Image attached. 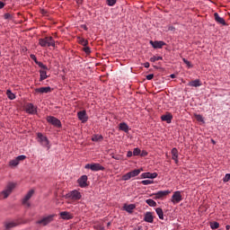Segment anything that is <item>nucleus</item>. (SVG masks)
<instances>
[{
  "mask_svg": "<svg viewBox=\"0 0 230 230\" xmlns=\"http://www.w3.org/2000/svg\"><path fill=\"white\" fill-rule=\"evenodd\" d=\"M13 190H15V183L13 182L7 183L4 190H3L0 192V200L3 199H8V197L12 195V191H13Z\"/></svg>",
  "mask_w": 230,
  "mask_h": 230,
  "instance_id": "f257e3e1",
  "label": "nucleus"
},
{
  "mask_svg": "<svg viewBox=\"0 0 230 230\" xmlns=\"http://www.w3.org/2000/svg\"><path fill=\"white\" fill-rule=\"evenodd\" d=\"M39 44L41 48H55V40L53 37H45L39 40Z\"/></svg>",
  "mask_w": 230,
  "mask_h": 230,
  "instance_id": "f03ea898",
  "label": "nucleus"
},
{
  "mask_svg": "<svg viewBox=\"0 0 230 230\" xmlns=\"http://www.w3.org/2000/svg\"><path fill=\"white\" fill-rule=\"evenodd\" d=\"M84 168L86 170H92V172H104L105 171V167H103L102 164H87Z\"/></svg>",
  "mask_w": 230,
  "mask_h": 230,
  "instance_id": "7ed1b4c3",
  "label": "nucleus"
},
{
  "mask_svg": "<svg viewBox=\"0 0 230 230\" xmlns=\"http://www.w3.org/2000/svg\"><path fill=\"white\" fill-rule=\"evenodd\" d=\"M141 172H143V169H135L129 172H127L122 176V181H130V179L137 177Z\"/></svg>",
  "mask_w": 230,
  "mask_h": 230,
  "instance_id": "20e7f679",
  "label": "nucleus"
},
{
  "mask_svg": "<svg viewBox=\"0 0 230 230\" xmlns=\"http://www.w3.org/2000/svg\"><path fill=\"white\" fill-rule=\"evenodd\" d=\"M53 218H55V215H49V216L44 217L41 219L36 221V224L38 226H46L51 224V222L53 221Z\"/></svg>",
  "mask_w": 230,
  "mask_h": 230,
  "instance_id": "39448f33",
  "label": "nucleus"
},
{
  "mask_svg": "<svg viewBox=\"0 0 230 230\" xmlns=\"http://www.w3.org/2000/svg\"><path fill=\"white\" fill-rule=\"evenodd\" d=\"M21 222H19V219L14 220H7L4 222V230H12L13 227H17V226H20Z\"/></svg>",
  "mask_w": 230,
  "mask_h": 230,
  "instance_id": "423d86ee",
  "label": "nucleus"
},
{
  "mask_svg": "<svg viewBox=\"0 0 230 230\" xmlns=\"http://www.w3.org/2000/svg\"><path fill=\"white\" fill-rule=\"evenodd\" d=\"M47 121L50 125H53V127H57L58 128H60L62 127V122L60 119H57L56 117L53 116H48L47 117Z\"/></svg>",
  "mask_w": 230,
  "mask_h": 230,
  "instance_id": "0eeeda50",
  "label": "nucleus"
},
{
  "mask_svg": "<svg viewBox=\"0 0 230 230\" xmlns=\"http://www.w3.org/2000/svg\"><path fill=\"white\" fill-rule=\"evenodd\" d=\"M66 199H69L70 200H80V199H82V194L78 192V190H72L66 194Z\"/></svg>",
  "mask_w": 230,
  "mask_h": 230,
  "instance_id": "6e6552de",
  "label": "nucleus"
},
{
  "mask_svg": "<svg viewBox=\"0 0 230 230\" xmlns=\"http://www.w3.org/2000/svg\"><path fill=\"white\" fill-rule=\"evenodd\" d=\"M170 193H172V191L170 190H159L156 193H154L151 195V197H154V199H164V197L170 195Z\"/></svg>",
  "mask_w": 230,
  "mask_h": 230,
  "instance_id": "1a4fd4ad",
  "label": "nucleus"
},
{
  "mask_svg": "<svg viewBox=\"0 0 230 230\" xmlns=\"http://www.w3.org/2000/svg\"><path fill=\"white\" fill-rule=\"evenodd\" d=\"M38 139L39 143H40L42 146H47L48 148H49V140H48V137L42 135V133H38Z\"/></svg>",
  "mask_w": 230,
  "mask_h": 230,
  "instance_id": "9d476101",
  "label": "nucleus"
},
{
  "mask_svg": "<svg viewBox=\"0 0 230 230\" xmlns=\"http://www.w3.org/2000/svg\"><path fill=\"white\" fill-rule=\"evenodd\" d=\"M182 200V195H181V191L177 190L173 192L171 201L172 204H179Z\"/></svg>",
  "mask_w": 230,
  "mask_h": 230,
  "instance_id": "9b49d317",
  "label": "nucleus"
},
{
  "mask_svg": "<svg viewBox=\"0 0 230 230\" xmlns=\"http://www.w3.org/2000/svg\"><path fill=\"white\" fill-rule=\"evenodd\" d=\"M33 193H35V190H29L22 199V204L23 206H26V208H30V202H28V200H30V199L33 197Z\"/></svg>",
  "mask_w": 230,
  "mask_h": 230,
  "instance_id": "f8f14e48",
  "label": "nucleus"
},
{
  "mask_svg": "<svg viewBox=\"0 0 230 230\" xmlns=\"http://www.w3.org/2000/svg\"><path fill=\"white\" fill-rule=\"evenodd\" d=\"M87 175H83L77 180L80 188H87Z\"/></svg>",
  "mask_w": 230,
  "mask_h": 230,
  "instance_id": "ddd939ff",
  "label": "nucleus"
},
{
  "mask_svg": "<svg viewBox=\"0 0 230 230\" xmlns=\"http://www.w3.org/2000/svg\"><path fill=\"white\" fill-rule=\"evenodd\" d=\"M25 110L29 114H37V107H35L33 103L26 104Z\"/></svg>",
  "mask_w": 230,
  "mask_h": 230,
  "instance_id": "4468645a",
  "label": "nucleus"
},
{
  "mask_svg": "<svg viewBox=\"0 0 230 230\" xmlns=\"http://www.w3.org/2000/svg\"><path fill=\"white\" fill-rule=\"evenodd\" d=\"M150 44L155 49H161V48H163V46H166V43H164V41H152V40H150Z\"/></svg>",
  "mask_w": 230,
  "mask_h": 230,
  "instance_id": "2eb2a0df",
  "label": "nucleus"
},
{
  "mask_svg": "<svg viewBox=\"0 0 230 230\" xmlns=\"http://www.w3.org/2000/svg\"><path fill=\"white\" fill-rule=\"evenodd\" d=\"M214 19H215L216 22H217L218 24H222L223 26L227 25V23L226 22V20H224V18L220 17L218 13H214Z\"/></svg>",
  "mask_w": 230,
  "mask_h": 230,
  "instance_id": "dca6fc26",
  "label": "nucleus"
},
{
  "mask_svg": "<svg viewBox=\"0 0 230 230\" xmlns=\"http://www.w3.org/2000/svg\"><path fill=\"white\" fill-rule=\"evenodd\" d=\"M172 154V159L176 163V164H179V151L177 148L173 147L171 151Z\"/></svg>",
  "mask_w": 230,
  "mask_h": 230,
  "instance_id": "f3484780",
  "label": "nucleus"
},
{
  "mask_svg": "<svg viewBox=\"0 0 230 230\" xmlns=\"http://www.w3.org/2000/svg\"><path fill=\"white\" fill-rule=\"evenodd\" d=\"M77 116L79 119L82 121V123L87 122L88 117H87V112L85 111H81L77 113Z\"/></svg>",
  "mask_w": 230,
  "mask_h": 230,
  "instance_id": "a211bd4d",
  "label": "nucleus"
},
{
  "mask_svg": "<svg viewBox=\"0 0 230 230\" xmlns=\"http://www.w3.org/2000/svg\"><path fill=\"white\" fill-rule=\"evenodd\" d=\"M162 121H166V123H172V119H173V115L170 112H166L165 115L161 116Z\"/></svg>",
  "mask_w": 230,
  "mask_h": 230,
  "instance_id": "6ab92c4d",
  "label": "nucleus"
},
{
  "mask_svg": "<svg viewBox=\"0 0 230 230\" xmlns=\"http://www.w3.org/2000/svg\"><path fill=\"white\" fill-rule=\"evenodd\" d=\"M157 177V172H143L141 174L142 179H156Z\"/></svg>",
  "mask_w": 230,
  "mask_h": 230,
  "instance_id": "aec40b11",
  "label": "nucleus"
},
{
  "mask_svg": "<svg viewBox=\"0 0 230 230\" xmlns=\"http://www.w3.org/2000/svg\"><path fill=\"white\" fill-rule=\"evenodd\" d=\"M36 93H40V94H48V93H51V87L46 86V87H40L37 88Z\"/></svg>",
  "mask_w": 230,
  "mask_h": 230,
  "instance_id": "412c9836",
  "label": "nucleus"
},
{
  "mask_svg": "<svg viewBox=\"0 0 230 230\" xmlns=\"http://www.w3.org/2000/svg\"><path fill=\"white\" fill-rule=\"evenodd\" d=\"M144 220L149 224H154V216L152 215V212H146Z\"/></svg>",
  "mask_w": 230,
  "mask_h": 230,
  "instance_id": "4be33fe9",
  "label": "nucleus"
},
{
  "mask_svg": "<svg viewBox=\"0 0 230 230\" xmlns=\"http://www.w3.org/2000/svg\"><path fill=\"white\" fill-rule=\"evenodd\" d=\"M60 217L63 220H71V218H73V215L67 211L60 212Z\"/></svg>",
  "mask_w": 230,
  "mask_h": 230,
  "instance_id": "5701e85b",
  "label": "nucleus"
},
{
  "mask_svg": "<svg viewBox=\"0 0 230 230\" xmlns=\"http://www.w3.org/2000/svg\"><path fill=\"white\" fill-rule=\"evenodd\" d=\"M119 129L122 130V132H125L126 134H128V130H130L128 128V125H127V123H125V122H121L119 125Z\"/></svg>",
  "mask_w": 230,
  "mask_h": 230,
  "instance_id": "b1692460",
  "label": "nucleus"
},
{
  "mask_svg": "<svg viewBox=\"0 0 230 230\" xmlns=\"http://www.w3.org/2000/svg\"><path fill=\"white\" fill-rule=\"evenodd\" d=\"M190 87H200L202 85V83L199 79H196L194 81H190L189 83Z\"/></svg>",
  "mask_w": 230,
  "mask_h": 230,
  "instance_id": "393cba45",
  "label": "nucleus"
},
{
  "mask_svg": "<svg viewBox=\"0 0 230 230\" xmlns=\"http://www.w3.org/2000/svg\"><path fill=\"white\" fill-rule=\"evenodd\" d=\"M123 208H124L125 211H127L128 213H132V211H134V209H136V205H134V204L124 205Z\"/></svg>",
  "mask_w": 230,
  "mask_h": 230,
  "instance_id": "a878e982",
  "label": "nucleus"
},
{
  "mask_svg": "<svg viewBox=\"0 0 230 230\" xmlns=\"http://www.w3.org/2000/svg\"><path fill=\"white\" fill-rule=\"evenodd\" d=\"M156 215H158L160 220H164V213L163 212V208H157L155 209Z\"/></svg>",
  "mask_w": 230,
  "mask_h": 230,
  "instance_id": "bb28decb",
  "label": "nucleus"
},
{
  "mask_svg": "<svg viewBox=\"0 0 230 230\" xmlns=\"http://www.w3.org/2000/svg\"><path fill=\"white\" fill-rule=\"evenodd\" d=\"M40 82H42V80H46L48 78V73L46 70H40Z\"/></svg>",
  "mask_w": 230,
  "mask_h": 230,
  "instance_id": "cd10ccee",
  "label": "nucleus"
},
{
  "mask_svg": "<svg viewBox=\"0 0 230 230\" xmlns=\"http://www.w3.org/2000/svg\"><path fill=\"white\" fill-rule=\"evenodd\" d=\"M92 141L98 142V141H103V136L102 135H93L92 137Z\"/></svg>",
  "mask_w": 230,
  "mask_h": 230,
  "instance_id": "c85d7f7f",
  "label": "nucleus"
},
{
  "mask_svg": "<svg viewBox=\"0 0 230 230\" xmlns=\"http://www.w3.org/2000/svg\"><path fill=\"white\" fill-rule=\"evenodd\" d=\"M146 203L150 206L151 208H155V206H157V203L155 201H154V199H149L146 200Z\"/></svg>",
  "mask_w": 230,
  "mask_h": 230,
  "instance_id": "c756f323",
  "label": "nucleus"
},
{
  "mask_svg": "<svg viewBox=\"0 0 230 230\" xmlns=\"http://www.w3.org/2000/svg\"><path fill=\"white\" fill-rule=\"evenodd\" d=\"M6 94L9 100H15V94L11 90H7Z\"/></svg>",
  "mask_w": 230,
  "mask_h": 230,
  "instance_id": "7c9ffc66",
  "label": "nucleus"
},
{
  "mask_svg": "<svg viewBox=\"0 0 230 230\" xmlns=\"http://www.w3.org/2000/svg\"><path fill=\"white\" fill-rule=\"evenodd\" d=\"M36 65L39 66L41 69L44 71H48V66L46 65H43L40 61H36Z\"/></svg>",
  "mask_w": 230,
  "mask_h": 230,
  "instance_id": "2f4dec72",
  "label": "nucleus"
},
{
  "mask_svg": "<svg viewBox=\"0 0 230 230\" xmlns=\"http://www.w3.org/2000/svg\"><path fill=\"white\" fill-rule=\"evenodd\" d=\"M93 228L96 230H105V226L102 225L101 223H97L93 226Z\"/></svg>",
  "mask_w": 230,
  "mask_h": 230,
  "instance_id": "473e14b6",
  "label": "nucleus"
},
{
  "mask_svg": "<svg viewBox=\"0 0 230 230\" xmlns=\"http://www.w3.org/2000/svg\"><path fill=\"white\" fill-rule=\"evenodd\" d=\"M158 60H163V57L161 56H154L150 58V62H157Z\"/></svg>",
  "mask_w": 230,
  "mask_h": 230,
  "instance_id": "72a5a7b5",
  "label": "nucleus"
},
{
  "mask_svg": "<svg viewBox=\"0 0 230 230\" xmlns=\"http://www.w3.org/2000/svg\"><path fill=\"white\" fill-rule=\"evenodd\" d=\"M19 164V161L17 160V158L11 160L9 162V166H17Z\"/></svg>",
  "mask_w": 230,
  "mask_h": 230,
  "instance_id": "f704fd0d",
  "label": "nucleus"
},
{
  "mask_svg": "<svg viewBox=\"0 0 230 230\" xmlns=\"http://www.w3.org/2000/svg\"><path fill=\"white\" fill-rule=\"evenodd\" d=\"M140 183L143 184L144 186H148L149 184H154V181L144 180V181H140Z\"/></svg>",
  "mask_w": 230,
  "mask_h": 230,
  "instance_id": "c9c22d12",
  "label": "nucleus"
},
{
  "mask_svg": "<svg viewBox=\"0 0 230 230\" xmlns=\"http://www.w3.org/2000/svg\"><path fill=\"white\" fill-rule=\"evenodd\" d=\"M211 229H218L220 227V224L218 222H213L210 224Z\"/></svg>",
  "mask_w": 230,
  "mask_h": 230,
  "instance_id": "e433bc0d",
  "label": "nucleus"
},
{
  "mask_svg": "<svg viewBox=\"0 0 230 230\" xmlns=\"http://www.w3.org/2000/svg\"><path fill=\"white\" fill-rule=\"evenodd\" d=\"M195 118H196L197 121H199L200 123H204V117H202V115L196 114Z\"/></svg>",
  "mask_w": 230,
  "mask_h": 230,
  "instance_id": "4c0bfd02",
  "label": "nucleus"
},
{
  "mask_svg": "<svg viewBox=\"0 0 230 230\" xmlns=\"http://www.w3.org/2000/svg\"><path fill=\"white\" fill-rule=\"evenodd\" d=\"M118 0H106L108 6H114V4H116Z\"/></svg>",
  "mask_w": 230,
  "mask_h": 230,
  "instance_id": "58836bf2",
  "label": "nucleus"
},
{
  "mask_svg": "<svg viewBox=\"0 0 230 230\" xmlns=\"http://www.w3.org/2000/svg\"><path fill=\"white\" fill-rule=\"evenodd\" d=\"M79 44H81V46H87V44H89V41H87V40L85 39H80L79 40Z\"/></svg>",
  "mask_w": 230,
  "mask_h": 230,
  "instance_id": "ea45409f",
  "label": "nucleus"
},
{
  "mask_svg": "<svg viewBox=\"0 0 230 230\" xmlns=\"http://www.w3.org/2000/svg\"><path fill=\"white\" fill-rule=\"evenodd\" d=\"M141 155V149L137 147L133 150V155Z\"/></svg>",
  "mask_w": 230,
  "mask_h": 230,
  "instance_id": "a19ab883",
  "label": "nucleus"
},
{
  "mask_svg": "<svg viewBox=\"0 0 230 230\" xmlns=\"http://www.w3.org/2000/svg\"><path fill=\"white\" fill-rule=\"evenodd\" d=\"M224 182H229L230 181V173H226L225 178L223 179Z\"/></svg>",
  "mask_w": 230,
  "mask_h": 230,
  "instance_id": "79ce46f5",
  "label": "nucleus"
},
{
  "mask_svg": "<svg viewBox=\"0 0 230 230\" xmlns=\"http://www.w3.org/2000/svg\"><path fill=\"white\" fill-rule=\"evenodd\" d=\"M84 53H86V55H89L91 53V48L85 46L84 48Z\"/></svg>",
  "mask_w": 230,
  "mask_h": 230,
  "instance_id": "37998d69",
  "label": "nucleus"
},
{
  "mask_svg": "<svg viewBox=\"0 0 230 230\" xmlns=\"http://www.w3.org/2000/svg\"><path fill=\"white\" fill-rule=\"evenodd\" d=\"M24 159H26V155H23L16 157V160H18V163L19 161H24Z\"/></svg>",
  "mask_w": 230,
  "mask_h": 230,
  "instance_id": "c03bdc74",
  "label": "nucleus"
},
{
  "mask_svg": "<svg viewBox=\"0 0 230 230\" xmlns=\"http://www.w3.org/2000/svg\"><path fill=\"white\" fill-rule=\"evenodd\" d=\"M31 60H33L35 62V64H37V62H39V60H37V57L33 54H31L30 55Z\"/></svg>",
  "mask_w": 230,
  "mask_h": 230,
  "instance_id": "a18cd8bd",
  "label": "nucleus"
},
{
  "mask_svg": "<svg viewBox=\"0 0 230 230\" xmlns=\"http://www.w3.org/2000/svg\"><path fill=\"white\" fill-rule=\"evenodd\" d=\"M183 62H184V64H186L189 67H191V63H190V61H188L186 58H183Z\"/></svg>",
  "mask_w": 230,
  "mask_h": 230,
  "instance_id": "49530a36",
  "label": "nucleus"
},
{
  "mask_svg": "<svg viewBox=\"0 0 230 230\" xmlns=\"http://www.w3.org/2000/svg\"><path fill=\"white\" fill-rule=\"evenodd\" d=\"M154 79V74H150L146 75V80H153Z\"/></svg>",
  "mask_w": 230,
  "mask_h": 230,
  "instance_id": "de8ad7c7",
  "label": "nucleus"
},
{
  "mask_svg": "<svg viewBox=\"0 0 230 230\" xmlns=\"http://www.w3.org/2000/svg\"><path fill=\"white\" fill-rule=\"evenodd\" d=\"M141 157H146V155H148V152L146 151H142V153L140 154Z\"/></svg>",
  "mask_w": 230,
  "mask_h": 230,
  "instance_id": "09e8293b",
  "label": "nucleus"
},
{
  "mask_svg": "<svg viewBox=\"0 0 230 230\" xmlns=\"http://www.w3.org/2000/svg\"><path fill=\"white\" fill-rule=\"evenodd\" d=\"M4 19H12V14H10V13H5V14L4 15Z\"/></svg>",
  "mask_w": 230,
  "mask_h": 230,
  "instance_id": "8fccbe9b",
  "label": "nucleus"
},
{
  "mask_svg": "<svg viewBox=\"0 0 230 230\" xmlns=\"http://www.w3.org/2000/svg\"><path fill=\"white\" fill-rule=\"evenodd\" d=\"M132 155H134V153H132V151H128L127 154V157H132Z\"/></svg>",
  "mask_w": 230,
  "mask_h": 230,
  "instance_id": "3c124183",
  "label": "nucleus"
},
{
  "mask_svg": "<svg viewBox=\"0 0 230 230\" xmlns=\"http://www.w3.org/2000/svg\"><path fill=\"white\" fill-rule=\"evenodd\" d=\"M168 30H169V31H175V27H173V26H169V27H168Z\"/></svg>",
  "mask_w": 230,
  "mask_h": 230,
  "instance_id": "603ef678",
  "label": "nucleus"
},
{
  "mask_svg": "<svg viewBox=\"0 0 230 230\" xmlns=\"http://www.w3.org/2000/svg\"><path fill=\"white\" fill-rule=\"evenodd\" d=\"M144 67H146V68L150 67V63L148 62L144 63Z\"/></svg>",
  "mask_w": 230,
  "mask_h": 230,
  "instance_id": "864d4df0",
  "label": "nucleus"
},
{
  "mask_svg": "<svg viewBox=\"0 0 230 230\" xmlns=\"http://www.w3.org/2000/svg\"><path fill=\"white\" fill-rule=\"evenodd\" d=\"M4 8V2H0V10Z\"/></svg>",
  "mask_w": 230,
  "mask_h": 230,
  "instance_id": "5fc2aeb1",
  "label": "nucleus"
},
{
  "mask_svg": "<svg viewBox=\"0 0 230 230\" xmlns=\"http://www.w3.org/2000/svg\"><path fill=\"white\" fill-rule=\"evenodd\" d=\"M112 159H116V161H119V155H113Z\"/></svg>",
  "mask_w": 230,
  "mask_h": 230,
  "instance_id": "6e6d98bb",
  "label": "nucleus"
},
{
  "mask_svg": "<svg viewBox=\"0 0 230 230\" xmlns=\"http://www.w3.org/2000/svg\"><path fill=\"white\" fill-rule=\"evenodd\" d=\"M226 230H229V229H230V226H226Z\"/></svg>",
  "mask_w": 230,
  "mask_h": 230,
  "instance_id": "4d7b16f0",
  "label": "nucleus"
},
{
  "mask_svg": "<svg viewBox=\"0 0 230 230\" xmlns=\"http://www.w3.org/2000/svg\"><path fill=\"white\" fill-rule=\"evenodd\" d=\"M171 78H175V75H171Z\"/></svg>",
  "mask_w": 230,
  "mask_h": 230,
  "instance_id": "13d9d810",
  "label": "nucleus"
},
{
  "mask_svg": "<svg viewBox=\"0 0 230 230\" xmlns=\"http://www.w3.org/2000/svg\"><path fill=\"white\" fill-rule=\"evenodd\" d=\"M211 142L213 143V145H216L217 144V142H215V140H211Z\"/></svg>",
  "mask_w": 230,
  "mask_h": 230,
  "instance_id": "bf43d9fd",
  "label": "nucleus"
},
{
  "mask_svg": "<svg viewBox=\"0 0 230 230\" xmlns=\"http://www.w3.org/2000/svg\"><path fill=\"white\" fill-rule=\"evenodd\" d=\"M84 29L87 30V27L84 26Z\"/></svg>",
  "mask_w": 230,
  "mask_h": 230,
  "instance_id": "052dcab7",
  "label": "nucleus"
}]
</instances>
